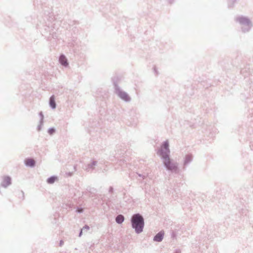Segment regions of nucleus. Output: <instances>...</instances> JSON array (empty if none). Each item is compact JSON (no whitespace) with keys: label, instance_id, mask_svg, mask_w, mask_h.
I'll use <instances>...</instances> for the list:
<instances>
[{"label":"nucleus","instance_id":"obj_7","mask_svg":"<svg viewBox=\"0 0 253 253\" xmlns=\"http://www.w3.org/2000/svg\"><path fill=\"white\" fill-rule=\"evenodd\" d=\"M238 21L242 24H247L249 25L250 22L248 19L245 17H240L238 19Z\"/></svg>","mask_w":253,"mask_h":253},{"label":"nucleus","instance_id":"obj_9","mask_svg":"<svg viewBox=\"0 0 253 253\" xmlns=\"http://www.w3.org/2000/svg\"><path fill=\"white\" fill-rule=\"evenodd\" d=\"M50 105L52 108H55L56 107L55 99L53 96H52L50 98Z\"/></svg>","mask_w":253,"mask_h":253},{"label":"nucleus","instance_id":"obj_12","mask_svg":"<svg viewBox=\"0 0 253 253\" xmlns=\"http://www.w3.org/2000/svg\"><path fill=\"white\" fill-rule=\"evenodd\" d=\"M54 129L53 128H51L50 129H49L48 130V132L50 134H53L54 132Z\"/></svg>","mask_w":253,"mask_h":253},{"label":"nucleus","instance_id":"obj_4","mask_svg":"<svg viewBox=\"0 0 253 253\" xmlns=\"http://www.w3.org/2000/svg\"><path fill=\"white\" fill-rule=\"evenodd\" d=\"M164 235V232H160L158 233L154 237V241L157 242H160L162 240Z\"/></svg>","mask_w":253,"mask_h":253},{"label":"nucleus","instance_id":"obj_6","mask_svg":"<svg viewBox=\"0 0 253 253\" xmlns=\"http://www.w3.org/2000/svg\"><path fill=\"white\" fill-rule=\"evenodd\" d=\"M25 162L26 165L27 166H30V167H33L35 164V162L34 160H33L32 159H26L25 160Z\"/></svg>","mask_w":253,"mask_h":253},{"label":"nucleus","instance_id":"obj_1","mask_svg":"<svg viewBox=\"0 0 253 253\" xmlns=\"http://www.w3.org/2000/svg\"><path fill=\"white\" fill-rule=\"evenodd\" d=\"M169 143L166 141L164 143L161 148L160 155L164 159V162L166 167L170 170H174L176 169V166L175 164L171 163L169 157Z\"/></svg>","mask_w":253,"mask_h":253},{"label":"nucleus","instance_id":"obj_8","mask_svg":"<svg viewBox=\"0 0 253 253\" xmlns=\"http://www.w3.org/2000/svg\"><path fill=\"white\" fill-rule=\"evenodd\" d=\"M119 96L125 101H128L129 99L128 96L125 92H120L119 94Z\"/></svg>","mask_w":253,"mask_h":253},{"label":"nucleus","instance_id":"obj_11","mask_svg":"<svg viewBox=\"0 0 253 253\" xmlns=\"http://www.w3.org/2000/svg\"><path fill=\"white\" fill-rule=\"evenodd\" d=\"M56 178L55 177H51L47 179V182L50 184H52L54 182Z\"/></svg>","mask_w":253,"mask_h":253},{"label":"nucleus","instance_id":"obj_10","mask_svg":"<svg viewBox=\"0 0 253 253\" xmlns=\"http://www.w3.org/2000/svg\"><path fill=\"white\" fill-rule=\"evenodd\" d=\"M124 220V216L122 215H118L116 219L117 222L118 223H121Z\"/></svg>","mask_w":253,"mask_h":253},{"label":"nucleus","instance_id":"obj_3","mask_svg":"<svg viewBox=\"0 0 253 253\" xmlns=\"http://www.w3.org/2000/svg\"><path fill=\"white\" fill-rule=\"evenodd\" d=\"M10 184H11L10 178L8 176H4L3 177L2 185L4 187H6L7 186H9Z\"/></svg>","mask_w":253,"mask_h":253},{"label":"nucleus","instance_id":"obj_2","mask_svg":"<svg viewBox=\"0 0 253 253\" xmlns=\"http://www.w3.org/2000/svg\"><path fill=\"white\" fill-rule=\"evenodd\" d=\"M144 225L142 217L138 214H134L132 217V225L137 233L142 232Z\"/></svg>","mask_w":253,"mask_h":253},{"label":"nucleus","instance_id":"obj_5","mask_svg":"<svg viewBox=\"0 0 253 253\" xmlns=\"http://www.w3.org/2000/svg\"><path fill=\"white\" fill-rule=\"evenodd\" d=\"M59 61L60 63L64 66H67L68 62L66 58L64 55H61L59 58Z\"/></svg>","mask_w":253,"mask_h":253},{"label":"nucleus","instance_id":"obj_13","mask_svg":"<svg viewBox=\"0 0 253 253\" xmlns=\"http://www.w3.org/2000/svg\"><path fill=\"white\" fill-rule=\"evenodd\" d=\"M78 211V212H82V211H83V210H82V209H81V210H79H79H78V211Z\"/></svg>","mask_w":253,"mask_h":253}]
</instances>
